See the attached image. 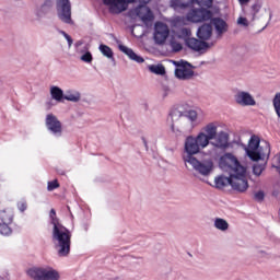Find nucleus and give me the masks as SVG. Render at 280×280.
Here are the masks:
<instances>
[{
    "label": "nucleus",
    "mask_w": 280,
    "mask_h": 280,
    "mask_svg": "<svg viewBox=\"0 0 280 280\" xmlns=\"http://www.w3.org/2000/svg\"><path fill=\"white\" fill-rule=\"evenodd\" d=\"M260 140L257 136H252L247 150H264V147L259 145Z\"/></svg>",
    "instance_id": "obj_23"
},
{
    "label": "nucleus",
    "mask_w": 280,
    "mask_h": 280,
    "mask_svg": "<svg viewBox=\"0 0 280 280\" xmlns=\"http://www.w3.org/2000/svg\"><path fill=\"white\" fill-rule=\"evenodd\" d=\"M186 139H188V150L192 153L202 152L209 143L213 148H218V150H226L229 148V133L225 131L218 133V125L214 122L206 125L196 137L188 136Z\"/></svg>",
    "instance_id": "obj_1"
},
{
    "label": "nucleus",
    "mask_w": 280,
    "mask_h": 280,
    "mask_svg": "<svg viewBox=\"0 0 280 280\" xmlns=\"http://www.w3.org/2000/svg\"><path fill=\"white\" fill-rule=\"evenodd\" d=\"M51 8H54V0H45L42 7L39 8L38 16H42V14H47V12L51 10Z\"/></svg>",
    "instance_id": "obj_22"
},
{
    "label": "nucleus",
    "mask_w": 280,
    "mask_h": 280,
    "mask_svg": "<svg viewBox=\"0 0 280 280\" xmlns=\"http://www.w3.org/2000/svg\"><path fill=\"white\" fill-rule=\"evenodd\" d=\"M57 14L62 23L70 25L71 20V1L69 0H56Z\"/></svg>",
    "instance_id": "obj_8"
},
{
    "label": "nucleus",
    "mask_w": 280,
    "mask_h": 280,
    "mask_svg": "<svg viewBox=\"0 0 280 280\" xmlns=\"http://www.w3.org/2000/svg\"><path fill=\"white\" fill-rule=\"evenodd\" d=\"M196 0H171V5L174 10H185V8H189L192 5Z\"/></svg>",
    "instance_id": "obj_18"
},
{
    "label": "nucleus",
    "mask_w": 280,
    "mask_h": 280,
    "mask_svg": "<svg viewBox=\"0 0 280 280\" xmlns=\"http://www.w3.org/2000/svg\"><path fill=\"white\" fill-rule=\"evenodd\" d=\"M27 275L34 280H60V273L51 267H33Z\"/></svg>",
    "instance_id": "obj_5"
},
{
    "label": "nucleus",
    "mask_w": 280,
    "mask_h": 280,
    "mask_svg": "<svg viewBox=\"0 0 280 280\" xmlns=\"http://www.w3.org/2000/svg\"><path fill=\"white\" fill-rule=\"evenodd\" d=\"M238 2L241 3V5H245V3H249L250 0H238Z\"/></svg>",
    "instance_id": "obj_44"
},
{
    "label": "nucleus",
    "mask_w": 280,
    "mask_h": 280,
    "mask_svg": "<svg viewBox=\"0 0 280 280\" xmlns=\"http://www.w3.org/2000/svg\"><path fill=\"white\" fill-rule=\"evenodd\" d=\"M213 35V26L211 24H203L197 31V36L200 40H209Z\"/></svg>",
    "instance_id": "obj_16"
},
{
    "label": "nucleus",
    "mask_w": 280,
    "mask_h": 280,
    "mask_svg": "<svg viewBox=\"0 0 280 280\" xmlns=\"http://www.w3.org/2000/svg\"><path fill=\"white\" fill-rule=\"evenodd\" d=\"M273 107L278 117H280V93H277L273 98Z\"/></svg>",
    "instance_id": "obj_31"
},
{
    "label": "nucleus",
    "mask_w": 280,
    "mask_h": 280,
    "mask_svg": "<svg viewBox=\"0 0 280 280\" xmlns=\"http://www.w3.org/2000/svg\"><path fill=\"white\" fill-rule=\"evenodd\" d=\"M211 19H213V13L207 9H192L187 13V20L191 23H202Z\"/></svg>",
    "instance_id": "obj_9"
},
{
    "label": "nucleus",
    "mask_w": 280,
    "mask_h": 280,
    "mask_svg": "<svg viewBox=\"0 0 280 280\" xmlns=\"http://www.w3.org/2000/svg\"><path fill=\"white\" fill-rule=\"evenodd\" d=\"M186 45L187 47H189V49H192L194 51H202V49H207L209 47V44L207 42H202L194 37L188 38L186 40Z\"/></svg>",
    "instance_id": "obj_15"
},
{
    "label": "nucleus",
    "mask_w": 280,
    "mask_h": 280,
    "mask_svg": "<svg viewBox=\"0 0 280 280\" xmlns=\"http://www.w3.org/2000/svg\"><path fill=\"white\" fill-rule=\"evenodd\" d=\"M59 187H60V183H58V179L48 182V185H47L48 191H54L55 189H58Z\"/></svg>",
    "instance_id": "obj_33"
},
{
    "label": "nucleus",
    "mask_w": 280,
    "mask_h": 280,
    "mask_svg": "<svg viewBox=\"0 0 280 280\" xmlns=\"http://www.w3.org/2000/svg\"><path fill=\"white\" fill-rule=\"evenodd\" d=\"M214 226L219 231H226L229 229V222L224 219H215Z\"/></svg>",
    "instance_id": "obj_24"
},
{
    "label": "nucleus",
    "mask_w": 280,
    "mask_h": 280,
    "mask_svg": "<svg viewBox=\"0 0 280 280\" xmlns=\"http://www.w3.org/2000/svg\"><path fill=\"white\" fill-rule=\"evenodd\" d=\"M170 36V27L163 22L155 23L154 40L158 45H163Z\"/></svg>",
    "instance_id": "obj_10"
},
{
    "label": "nucleus",
    "mask_w": 280,
    "mask_h": 280,
    "mask_svg": "<svg viewBox=\"0 0 280 280\" xmlns=\"http://www.w3.org/2000/svg\"><path fill=\"white\" fill-rule=\"evenodd\" d=\"M0 220L2 221V223H7V224H11L12 222V213L5 211V210H1L0 211Z\"/></svg>",
    "instance_id": "obj_25"
},
{
    "label": "nucleus",
    "mask_w": 280,
    "mask_h": 280,
    "mask_svg": "<svg viewBox=\"0 0 280 280\" xmlns=\"http://www.w3.org/2000/svg\"><path fill=\"white\" fill-rule=\"evenodd\" d=\"M237 23L238 25H244L245 27H248V20H246V18H238Z\"/></svg>",
    "instance_id": "obj_41"
},
{
    "label": "nucleus",
    "mask_w": 280,
    "mask_h": 280,
    "mask_svg": "<svg viewBox=\"0 0 280 280\" xmlns=\"http://www.w3.org/2000/svg\"><path fill=\"white\" fill-rule=\"evenodd\" d=\"M230 185L234 191L244 194L248 189V178L246 177V168H241L236 173L230 175Z\"/></svg>",
    "instance_id": "obj_7"
},
{
    "label": "nucleus",
    "mask_w": 280,
    "mask_h": 280,
    "mask_svg": "<svg viewBox=\"0 0 280 280\" xmlns=\"http://www.w3.org/2000/svg\"><path fill=\"white\" fill-rule=\"evenodd\" d=\"M195 3L197 5H200V8H211L213 5V0H195Z\"/></svg>",
    "instance_id": "obj_32"
},
{
    "label": "nucleus",
    "mask_w": 280,
    "mask_h": 280,
    "mask_svg": "<svg viewBox=\"0 0 280 280\" xmlns=\"http://www.w3.org/2000/svg\"><path fill=\"white\" fill-rule=\"evenodd\" d=\"M214 185L217 189H224L228 185H231V175L229 177L224 175H220L215 177Z\"/></svg>",
    "instance_id": "obj_19"
},
{
    "label": "nucleus",
    "mask_w": 280,
    "mask_h": 280,
    "mask_svg": "<svg viewBox=\"0 0 280 280\" xmlns=\"http://www.w3.org/2000/svg\"><path fill=\"white\" fill-rule=\"evenodd\" d=\"M63 100H67L68 102H80V93H69L63 95Z\"/></svg>",
    "instance_id": "obj_30"
},
{
    "label": "nucleus",
    "mask_w": 280,
    "mask_h": 280,
    "mask_svg": "<svg viewBox=\"0 0 280 280\" xmlns=\"http://www.w3.org/2000/svg\"><path fill=\"white\" fill-rule=\"evenodd\" d=\"M264 170H266V166L264 164L256 163L253 166V174L255 176H259L260 174H264Z\"/></svg>",
    "instance_id": "obj_29"
},
{
    "label": "nucleus",
    "mask_w": 280,
    "mask_h": 280,
    "mask_svg": "<svg viewBox=\"0 0 280 280\" xmlns=\"http://www.w3.org/2000/svg\"><path fill=\"white\" fill-rule=\"evenodd\" d=\"M100 51L105 56L106 58H113V49L108 47L107 45H101L100 46Z\"/></svg>",
    "instance_id": "obj_27"
},
{
    "label": "nucleus",
    "mask_w": 280,
    "mask_h": 280,
    "mask_svg": "<svg viewBox=\"0 0 280 280\" xmlns=\"http://www.w3.org/2000/svg\"><path fill=\"white\" fill-rule=\"evenodd\" d=\"M61 34L65 36L66 40L68 42L69 47L73 45V38L69 36L65 31L61 32Z\"/></svg>",
    "instance_id": "obj_39"
},
{
    "label": "nucleus",
    "mask_w": 280,
    "mask_h": 280,
    "mask_svg": "<svg viewBox=\"0 0 280 280\" xmlns=\"http://www.w3.org/2000/svg\"><path fill=\"white\" fill-rule=\"evenodd\" d=\"M246 153L252 161H259L261 156H268V154H270V144L265 142V148L258 150L246 149Z\"/></svg>",
    "instance_id": "obj_12"
},
{
    "label": "nucleus",
    "mask_w": 280,
    "mask_h": 280,
    "mask_svg": "<svg viewBox=\"0 0 280 280\" xmlns=\"http://www.w3.org/2000/svg\"><path fill=\"white\" fill-rule=\"evenodd\" d=\"M50 224H52V241L56 243L58 248L59 257H68L71 253V231L61 224L58 217H56V210L51 209Z\"/></svg>",
    "instance_id": "obj_2"
},
{
    "label": "nucleus",
    "mask_w": 280,
    "mask_h": 280,
    "mask_svg": "<svg viewBox=\"0 0 280 280\" xmlns=\"http://www.w3.org/2000/svg\"><path fill=\"white\" fill-rule=\"evenodd\" d=\"M235 102L240 106H255L256 104L255 98L248 92H238L235 95Z\"/></svg>",
    "instance_id": "obj_14"
},
{
    "label": "nucleus",
    "mask_w": 280,
    "mask_h": 280,
    "mask_svg": "<svg viewBox=\"0 0 280 280\" xmlns=\"http://www.w3.org/2000/svg\"><path fill=\"white\" fill-rule=\"evenodd\" d=\"M50 95L52 100H56V102H60L61 100H65V92H62V89L58 86L50 88Z\"/></svg>",
    "instance_id": "obj_21"
},
{
    "label": "nucleus",
    "mask_w": 280,
    "mask_h": 280,
    "mask_svg": "<svg viewBox=\"0 0 280 280\" xmlns=\"http://www.w3.org/2000/svg\"><path fill=\"white\" fill-rule=\"evenodd\" d=\"M119 49H120V51H122V54H126V56H128V58H130V60H133L135 62H138L139 65H141L142 62H145L143 57L137 55L135 52V50H132L131 48L120 45Z\"/></svg>",
    "instance_id": "obj_17"
},
{
    "label": "nucleus",
    "mask_w": 280,
    "mask_h": 280,
    "mask_svg": "<svg viewBox=\"0 0 280 280\" xmlns=\"http://www.w3.org/2000/svg\"><path fill=\"white\" fill-rule=\"evenodd\" d=\"M175 75L178 80H191L194 78V70L187 65H179L175 70Z\"/></svg>",
    "instance_id": "obj_13"
},
{
    "label": "nucleus",
    "mask_w": 280,
    "mask_h": 280,
    "mask_svg": "<svg viewBox=\"0 0 280 280\" xmlns=\"http://www.w3.org/2000/svg\"><path fill=\"white\" fill-rule=\"evenodd\" d=\"M255 200H258V202H261V200H264L265 195L264 191L259 190L254 195Z\"/></svg>",
    "instance_id": "obj_38"
},
{
    "label": "nucleus",
    "mask_w": 280,
    "mask_h": 280,
    "mask_svg": "<svg viewBox=\"0 0 280 280\" xmlns=\"http://www.w3.org/2000/svg\"><path fill=\"white\" fill-rule=\"evenodd\" d=\"M46 126L54 135H62V122L54 114L46 116Z\"/></svg>",
    "instance_id": "obj_11"
},
{
    "label": "nucleus",
    "mask_w": 280,
    "mask_h": 280,
    "mask_svg": "<svg viewBox=\"0 0 280 280\" xmlns=\"http://www.w3.org/2000/svg\"><path fill=\"white\" fill-rule=\"evenodd\" d=\"M186 117H188L190 121H196L198 119V113H196V110H189L187 112Z\"/></svg>",
    "instance_id": "obj_34"
},
{
    "label": "nucleus",
    "mask_w": 280,
    "mask_h": 280,
    "mask_svg": "<svg viewBox=\"0 0 280 280\" xmlns=\"http://www.w3.org/2000/svg\"><path fill=\"white\" fill-rule=\"evenodd\" d=\"M171 117H174V113H171Z\"/></svg>",
    "instance_id": "obj_45"
},
{
    "label": "nucleus",
    "mask_w": 280,
    "mask_h": 280,
    "mask_svg": "<svg viewBox=\"0 0 280 280\" xmlns=\"http://www.w3.org/2000/svg\"><path fill=\"white\" fill-rule=\"evenodd\" d=\"M138 1L143 5L150 3V0ZM103 3L109 8L110 14H121V12H126V10H128V5L137 3V0H103Z\"/></svg>",
    "instance_id": "obj_6"
},
{
    "label": "nucleus",
    "mask_w": 280,
    "mask_h": 280,
    "mask_svg": "<svg viewBox=\"0 0 280 280\" xmlns=\"http://www.w3.org/2000/svg\"><path fill=\"white\" fill-rule=\"evenodd\" d=\"M212 25H214L218 34H224L226 31V22L220 18L212 19Z\"/></svg>",
    "instance_id": "obj_20"
},
{
    "label": "nucleus",
    "mask_w": 280,
    "mask_h": 280,
    "mask_svg": "<svg viewBox=\"0 0 280 280\" xmlns=\"http://www.w3.org/2000/svg\"><path fill=\"white\" fill-rule=\"evenodd\" d=\"M81 60H83V62H93V55L88 51L81 57Z\"/></svg>",
    "instance_id": "obj_35"
},
{
    "label": "nucleus",
    "mask_w": 280,
    "mask_h": 280,
    "mask_svg": "<svg viewBox=\"0 0 280 280\" xmlns=\"http://www.w3.org/2000/svg\"><path fill=\"white\" fill-rule=\"evenodd\" d=\"M151 73H155L156 75H164L165 67L163 66H150Z\"/></svg>",
    "instance_id": "obj_28"
},
{
    "label": "nucleus",
    "mask_w": 280,
    "mask_h": 280,
    "mask_svg": "<svg viewBox=\"0 0 280 280\" xmlns=\"http://www.w3.org/2000/svg\"><path fill=\"white\" fill-rule=\"evenodd\" d=\"M136 12H137V15L140 16V19H141L142 21H148V16L141 15V12L139 11V9H136Z\"/></svg>",
    "instance_id": "obj_43"
},
{
    "label": "nucleus",
    "mask_w": 280,
    "mask_h": 280,
    "mask_svg": "<svg viewBox=\"0 0 280 280\" xmlns=\"http://www.w3.org/2000/svg\"><path fill=\"white\" fill-rule=\"evenodd\" d=\"M183 36H191V30L189 28H182Z\"/></svg>",
    "instance_id": "obj_42"
},
{
    "label": "nucleus",
    "mask_w": 280,
    "mask_h": 280,
    "mask_svg": "<svg viewBox=\"0 0 280 280\" xmlns=\"http://www.w3.org/2000/svg\"><path fill=\"white\" fill-rule=\"evenodd\" d=\"M219 167L223 172H228L230 175L241 172L242 170H246L233 153H224L219 160Z\"/></svg>",
    "instance_id": "obj_4"
},
{
    "label": "nucleus",
    "mask_w": 280,
    "mask_h": 280,
    "mask_svg": "<svg viewBox=\"0 0 280 280\" xmlns=\"http://www.w3.org/2000/svg\"><path fill=\"white\" fill-rule=\"evenodd\" d=\"M18 209L23 213V211L27 210V201H19Z\"/></svg>",
    "instance_id": "obj_36"
},
{
    "label": "nucleus",
    "mask_w": 280,
    "mask_h": 280,
    "mask_svg": "<svg viewBox=\"0 0 280 280\" xmlns=\"http://www.w3.org/2000/svg\"><path fill=\"white\" fill-rule=\"evenodd\" d=\"M259 10H261V4H259L258 2L257 3H254L252 5V12L253 14H257V12H259Z\"/></svg>",
    "instance_id": "obj_40"
},
{
    "label": "nucleus",
    "mask_w": 280,
    "mask_h": 280,
    "mask_svg": "<svg viewBox=\"0 0 280 280\" xmlns=\"http://www.w3.org/2000/svg\"><path fill=\"white\" fill-rule=\"evenodd\" d=\"M0 235L9 236L12 235V228L8 223H0Z\"/></svg>",
    "instance_id": "obj_26"
},
{
    "label": "nucleus",
    "mask_w": 280,
    "mask_h": 280,
    "mask_svg": "<svg viewBox=\"0 0 280 280\" xmlns=\"http://www.w3.org/2000/svg\"><path fill=\"white\" fill-rule=\"evenodd\" d=\"M184 152H185V154L183 155L184 162L189 163V165H191L192 168L198 172V174H201V176H209V174L213 172V161L211 160H203L201 162L198 161V159H196L195 156L196 154H200V152L194 153L192 151H190L188 138L185 139Z\"/></svg>",
    "instance_id": "obj_3"
},
{
    "label": "nucleus",
    "mask_w": 280,
    "mask_h": 280,
    "mask_svg": "<svg viewBox=\"0 0 280 280\" xmlns=\"http://www.w3.org/2000/svg\"><path fill=\"white\" fill-rule=\"evenodd\" d=\"M172 48L175 51H182L183 50V45H180V43H176V42H172Z\"/></svg>",
    "instance_id": "obj_37"
}]
</instances>
